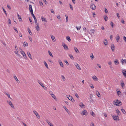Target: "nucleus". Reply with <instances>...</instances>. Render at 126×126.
<instances>
[{
    "label": "nucleus",
    "mask_w": 126,
    "mask_h": 126,
    "mask_svg": "<svg viewBox=\"0 0 126 126\" xmlns=\"http://www.w3.org/2000/svg\"><path fill=\"white\" fill-rule=\"evenodd\" d=\"M113 102H114V104L117 106H119L121 105V102L118 100H116V101H114Z\"/></svg>",
    "instance_id": "nucleus-1"
},
{
    "label": "nucleus",
    "mask_w": 126,
    "mask_h": 126,
    "mask_svg": "<svg viewBox=\"0 0 126 126\" xmlns=\"http://www.w3.org/2000/svg\"><path fill=\"white\" fill-rule=\"evenodd\" d=\"M19 49H20V52L23 55L24 58L25 59H27L26 55L25 54V52L23 51L22 50L21 48H20Z\"/></svg>",
    "instance_id": "nucleus-2"
},
{
    "label": "nucleus",
    "mask_w": 126,
    "mask_h": 126,
    "mask_svg": "<svg viewBox=\"0 0 126 126\" xmlns=\"http://www.w3.org/2000/svg\"><path fill=\"white\" fill-rule=\"evenodd\" d=\"M38 82L39 84L42 86V87L45 90H47V88L42 83V82H40V81L38 80Z\"/></svg>",
    "instance_id": "nucleus-3"
},
{
    "label": "nucleus",
    "mask_w": 126,
    "mask_h": 126,
    "mask_svg": "<svg viewBox=\"0 0 126 126\" xmlns=\"http://www.w3.org/2000/svg\"><path fill=\"white\" fill-rule=\"evenodd\" d=\"M112 117H113V119L115 121H117V120L118 119V120H119V117H118V115H117V116H116L115 115H111Z\"/></svg>",
    "instance_id": "nucleus-4"
},
{
    "label": "nucleus",
    "mask_w": 126,
    "mask_h": 126,
    "mask_svg": "<svg viewBox=\"0 0 126 126\" xmlns=\"http://www.w3.org/2000/svg\"><path fill=\"white\" fill-rule=\"evenodd\" d=\"M33 112L34 114L36 115L37 118L39 119H40V116L38 114L37 112L33 110Z\"/></svg>",
    "instance_id": "nucleus-5"
},
{
    "label": "nucleus",
    "mask_w": 126,
    "mask_h": 126,
    "mask_svg": "<svg viewBox=\"0 0 126 126\" xmlns=\"http://www.w3.org/2000/svg\"><path fill=\"white\" fill-rule=\"evenodd\" d=\"M67 97L69 100H71L73 102H74L75 100L72 96L69 95L68 96H67Z\"/></svg>",
    "instance_id": "nucleus-6"
},
{
    "label": "nucleus",
    "mask_w": 126,
    "mask_h": 126,
    "mask_svg": "<svg viewBox=\"0 0 126 126\" xmlns=\"http://www.w3.org/2000/svg\"><path fill=\"white\" fill-rule=\"evenodd\" d=\"M29 8L30 11V12H31V14L33 13V11L32 8V6L31 5H29Z\"/></svg>",
    "instance_id": "nucleus-7"
},
{
    "label": "nucleus",
    "mask_w": 126,
    "mask_h": 126,
    "mask_svg": "<svg viewBox=\"0 0 126 126\" xmlns=\"http://www.w3.org/2000/svg\"><path fill=\"white\" fill-rule=\"evenodd\" d=\"M31 14L34 19V20L35 23H36L37 22V20L36 17L34 15L33 13L32 14Z\"/></svg>",
    "instance_id": "nucleus-8"
},
{
    "label": "nucleus",
    "mask_w": 126,
    "mask_h": 126,
    "mask_svg": "<svg viewBox=\"0 0 126 126\" xmlns=\"http://www.w3.org/2000/svg\"><path fill=\"white\" fill-rule=\"evenodd\" d=\"M90 8L93 10H94L96 8L94 4H92L90 6Z\"/></svg>",
    "instance_id": "nucleus-9"
},
{
    "label": "nucleus",
    "mask_w": 126,
    "mask_h": 126,
    "mask_svg": "<svg viewBox=\"0 0 126 126\" xmlns=\"http://www.w3.org/2000/svg\"><path fill=\"white\" fill-rule=\"evenodd\" d=\"M7 102L11 106V107L13 108H14V107L13 104L10 101H7Z\"/></svg>",
    "instance_id": "nucleus-10"
},
{
    "label": "nucleus",
    "mask_w": 126,
    "mask_h": 126,
    "mask_svg": "<svg viewBox=\"0 0 126 126\" xmlns=\"http://www.w3.org/2000/svg\"><path fill=\"white\" fill-rule=\"evenodd\" d=\"M75 64L76 65V67L79 70H80L81 69L80 66L79 65V64H78L77 63H75Z\"/></svg>",
    "instance_id": "nucleus-11"
},
{
    "label": "nucleus",
    "mask_w": 126,
    "mask_h": 126,
    "mask_svg": "<svg viewBox=\"0 0 126 126\" xmlns=\"http://www.w3.org/2000/svg\"><path fill=\"white\" fill-rule=\"evenodd\" d=\"M111 47L112 51H114L115 50V47L114 44H111Z\"/></svg>",
    "instance_id": "nucleus-12"
},
{
    "label": "nucleus",
    "mask_w": 126,
    "mask_h": 126,
    "mask_svg": "<svg viewBox=\"0 0 126 126\" xmlns=\"http://www.w3.org/2000/svg\"><path fill=\"white\" fill-rule=\"evenodd\" d=\"M81 114H82L83 115H87L88 114V112H87L86 110H84L82 111V112L81 113Z\"/></svg>",
    "instance_id": "nucleus-13"
},
{
    "label": "nucleus",
    "mask_w": 126,
    "mask_h": 126,
    "mask_svg": "<svg viewBox=\"0 0 126 126\" xmlns=\"http://www.w3.org/2000/svg\"><path fill=\"white\" fill-rule=\"evenodd\" d=\"M79 106H80V107H81L82 108H85L84 105L83 104V103L82 102L80 103L79 104Z\"/></svg>",
    "instance_id": "nucleus-14"
},
{
    "label": "nucleus",
    "mask_w": 126,
    "mask_h": 126,
    "mask_svg": "<svg viewBox=\"0 0 126 126\" xmlns=\"http://www.w3.org/2000/svg\"><path fill=\"white\" fill-rule=\"evenodd\" d=\"M122 72L124 76L126 78V71L122 70Z\"/></svg>",
    "instance_id": "nucleus-15"
},
{
    "label": "nucleus",
    "mask_w": 126,
    "mask_h": 126,
    "mask_svg": "<svg viewBox=\"0 0 126 126\" xmlns=\"http://www.w3.org/2000/svg\"><path fill=\"white\" fill-rule=\"evenodd\" d=\"M116 111L118 115H121V113L118 109H116Z\"/></svg>",
    "instance_id": "nucleus-16"
},
{
    "label": "nucleus",
    "mask_w": 126,
    "mask_h": 126,
    "mask_svg": "<svg viewBox=\"0 0 126 126\" xmlns=\"http://www.w3.org/2000/svg\"><path fill=\"white\" fill-rule=\"evenodd\" d=\"M58 62L59 63L61 66L62 67H63V64L60 60H59Z\"/></svg>",
    "instance_id": "nucleus-17"
},
{
    "label": "nucleus",
    "mask_w": 126,
    "mask_h": 126,
    "mask_svg": "<svg viewBox=\"0 0 126 126\" xmlns=\"http://www.w3.org/2000/svg\"><path fill=\"white\" fill-rule=\"evenodd\" d=\"M74 49L76 53H79V51L77 48L76 47H74Z\"/></svg>",
    "instance_id": "nucleus-18"
},
{
    "label": "nucleus",
    "mask_w": 126,
    "mask_h": 126,
    "mask_svg": "<svg viewBox=\"0 0 126 126\" xmlns=\"http://www.w3.org/2000/svg\"><path fill=\"white\" fill-rule=\"evenodd\" d=\"M63 46L65 49H68V47L65 44L63 45Z\"/></svg>",
    "instance_id": "nucleus-19"
},
{
    "label": "nucleus",
    "mask_w": 126,
    "mask_h": 126,
    "mask_svg": "<svg viewBox=\"0 0 126 126\" xmlns=\"http://www.w3.org/2000/svg\"><path fill=\"white\" fill-rule=\"evenodd\" d=\"M27 55H28L29 57L32 60V59L31 57V54L30 52L29 51L27 52Z\"/></svg>",
    "instance_id": "nucleus-20"
},
{
    "label": "nucleus",
    "mask_w": 126,
    "mask_h": 126,
    "mask_svg": "<svg viewBox=\"0 0 126 126\" xmlns=\"http://www.w3.org/2000/svg\"><path fill=\"white\" fill-rule=\"evenodd\" d=\"M92 78L94 80L97 81L98 79L95 76H94L92 77Z\"/></svg>",
    "instance_id": "nucleus-21"
},
{
    "label": "nucleus",
    "mask_w": 126,
    "mask_h": 126,
    "mask_svg": "<svg viewBox=\"0 0 126 126\" xmlns=\"http://www.w3.org/2000/svg\"><path fill=\"white\" fill-rule=\"evenodd\" d=\"M36 29L38 31H39V25L38 24H36V26H35Z\"/></svg>",
    "instance_id": "nucleus-22"
},
{
    "label": "nucleus",
    "mask_w": 126,
    "mask_h": 126,
    "mask_svg": "<svg viewBox=\"0 0 126 126\" xmlns=\"http://www.w3.org/2000/svg\"><path fill=\"white\" fill-rule=\"evenodd\" d=\"M116 91L117 92V94L119 96V95L121 94V92L119 90H119H118V89L116 90Z\"/></svg>",
    "instance_id": "nucleus-23"
},
{
    "label": "nucleus",
    "mask_w": 126,
    "mask_h": 126,
    "mask_svg": "<svg viewBox=\"0 0 126 126\" xmlns=\"http://www.w3.org/2000/svg\"><path fill=\"white\" fill-rule=\"evenodd\" d=\"M23 45L24 47H25L26 46H28V43L26 42H24V43H23Z\"/></svg>",
    "instance_id": "nucleus-24"
},
{
    "label": "nucleus",
    "mask_w": 126,
    "mask_h": 126,
    "mask_svg": "<svg viewBox=\"0 0 126 126\" xmlns=\"http://www.w3.org/2000/svg\"><path fill=\"white\" fill-rule=\"evenodd\" d=\"M96 93L97 95L99 97L100 96V94L98 91H96Z\"/></svg>",
    "instance_id": "nucleus-25"
},
{
    "label": "nucleus",
    "mask_w": 126,
    "mask_h": 126,
    "mask_svg": "<svg viewBox=\"0 0 126 126\" xmlns=\"http://www.w3.org/2000/svg\"><path fill=\"white\" fill-rule=\"evenodd\" d=\"M51 38L53 42H55L56 41V39L55 37L53 35L51 36Z\"/></svg>",
    "instance_id": "nucleus-26"
},
{
    "label": "nucleus",
    "mask_w": 126,
    "mask_h": 126,
    "mask_svg": "<svg viewBox=\"0 0 126 126\" xmlns=\"http://www.w3.org/2000/svg\"><path fill=\"white\" fill-rule=\"evenodd\" d=\"M41 18L42 21H44L45 22H47V19L46 18L43 17V16H41Z\"/></svg>",
    "instance_id": "nucleus-27"
},
{
    "label": "nucleus",
    "mask_w": 126,
    "mask_h": 126,
    "mask_svg": "<svg viewBox=\"0 0 126 126\" xmlns=\"http://www.w3.org/2000/svg\"><path fill=\"white\" fill-rule=\"evenodd\" d=\"M66 38L67 40L69 42L71 41V39L69 36H67L66 37Z\"/></svg>",
    "instance_id": "nucleus-28"
},
{
    "label": "nucleus",
    "mask_w": 126,
    "mask_h": 126,
    "mask_svg": "<svg viewBox=\"0 0 126 126\" xmlns=\"http://www.w3.org/2000/svg\"><path fill=\"white\" fill-rule=\"evenodd\" d=\"M68 55L69 56V57H70V58L71 59L73 60H74V58L72 55L70 54H68Z\"/></svg>",
    "instance_id": "nucleus-29"
},
{
    "label": "nucleus",
    "mask_w": 126,
    "mask_h": 126,
    "mask_svg": "<svg viewBox=\"0 0 126 126\" xmlns=\"http://www.w3.org/2000/svg\"><path fill=\"white\" fill-rule=\"evenodd\" d=\"M28 32H29V33L31 35H32V32L31 31V30H30L29 28L28 29Z\"/></svg>",
    "instance_id": "nucleus-30"
},
{
    "label": "nucleus",
    "mask_w": 126,
    "mask_h": 126,
    "mask_svg": "<svg viewBox=\"0 0 126 126\" xmlns=\"http://www.w3.org/2000/svg\"><path fill=\"white\" fill-rule=\"evenodd\" d=\"M4 94H6L9 98H10L11 99H12V98L10 97V95L8 93H7L6 92H5L4 93Z\"/></svg>",
    "instance_id": "nucleus-31"
},
{
    "label": "nucleus",
    "mask_w": 126,
    "mask_h": 126,
    "mask_svg": "<svg viewBox=\"0 0 126 126\" xmlns=\"http://www.w3.org/2000/svg\"><path fill=\"white\" fill-rule=\"evenodd\" d=\"M119 39H120L119 35V34H117V37L116 38V40L117 42L118 41Z\"/></svg>",
    "instance_id": "nucleus-32"
},
{
    "label": "nucleus",
    "mask_w": 126,
    "mask_h": 126,
    "mask_svg": "<svg viewBox=\"0 0 126 126\" xmlns=\"http://www.w3.org/2000/svg\"><path fill=\"white\" fill-rule=\"evenodd\" d=\"M121 86L122 87H123V86L124 84V83L123 82V80H121Z\"/></svg>",
    "instance_id": "nucleus-33"
},
{
    "label": "nucleus",
    "mask_w": 126,
    "mask_h": 126,
    "mask_svg": "<svg viewBox=\"0 0 126 126\" xmlns=\"http://www.w3.org/2000/svg\"><path fill=\"white\" fill-rule=\"evenodd\" d=\"M90 114L92 116H93L94 117H95V114L93 111H92V112H91V113H90Z\"/></svg>",
    "instance_id": "nucleus-34"
},
{
    "label": "nucleus",
    "mask_w": 126,
    "mask_h": 126,
    "mask_svg": "<svg viewBox=\"0 0 126 126\" xmlns=\"http://www.w3.org/2000/svg\"><path fill=\"white\" fill-rule=\"evenodd\" d=\"M106 18L108 19V17L106 15H105L104 16V19L106 21H107Z\"/></svg>",
    "instance_id": "nucleus-35"
},
{
    "label": "nucleus",
    "mask_w": 126,
    "mask_h": 126,
    "mask_svg": "<svg viewBox=\"0 0 126 126\" xmlns=\"http://www.w3.org/2000/svg\"><path fill=\"white\" fill-rule=\"evenodd\" d=\"M44 64L46 67L48 68V65L47 64V63L45 61H44Z\"/></svg>",
    "instance_id": "nucleus-36"
},
{
    "label": "nucleus",
    "mask_w": 126,
    "mask_h": 126,
    "mask_svg": "<svg viewBox=\"0 0 126 126\" xmlns=\"http://www.w3.org/2000/svg\"><path fill=\"white\" fill-rule=\"evenodd\" d=\"M114 63L115 64L117 65L119 64V62L117 60H116L114 61Z\"/></svg>",
    "instance_id": "nucleus-37"
},
{
    "label": "nucleus",
    "mask_w": 126,
    "mask_h": 126,
    "mask_svg": "<svg viewBox=\"0 0 126 126\" xmlns=\"http://www.w3.org/2000/svg\"><path fill=\"white\" fill-rule=\"evenodd\" d=\"M63 108L67 112H68L69 111L67 109V108H66V107L65 106H63Z\"/></svg>",
    "instance_id": "nucleus-38"
},
{
    "label": "nucleus",
    "mask_w": 126,
    "mask_h": 126,
    "mask_svg": "<svg viewBox=\"0 0 126 126\" xmlns=\"http://www.w3.org/2000/svg\"><path fill=\"white\" fill-rule=\"evenodd\" d=\"M61 77L62 78V79L64 81H65V80L66 79L65 77H64V76L63 75L61 76Z\"/></svg>",
    "instance_id": "nucleus-39"
},
{
    "label": "nucleus",
    "mask_w": 126,
    "mask_h": 126,
    "mask_svg": "<svg viewBox=\"0 0 126 126\" xmlns=\"http://www.w3.org/2000/svg\"><path fill=\"white\" fill-rule=\"evenodd\" d=\"M105 41H106V42H104V44L105 45H108V42L107 41V40H106V39H105Z\"/></svg>",
    "instance_id": "nucleus-40"
},
{
    "label": "nucleus",
    "mask_w": 126,
    "mask_h": 126,
    "mask_svg": "<svg viewBox=\"0 0 126 126\" xmlns=\"http://www.w3.org/2000/svg\"><path fill=\"white\" fill-rule=\"evenodd\" d=\"M121 111L122 112H123V113L125 114H126V112L125 110L123 109H121Z\"/></svg>",
    "instance_id": "nucleus-41"
},
{
    "label": "nucleus",
    "mask_w": 126,
    "mask_h": 126,
    "mask_svg": "<svg viewBox=\"0 0 126 126\" xmlns=\"http://www.w3.org/2000/svg\"><path fill=\"white\" fill-rule=\"evenodd\" d=\"M51 95L52 97L54 99H55L56 98V96L53 94H51Z\"/></svg>",
    "instance_id": "nucleus-42"
},
{
    "label": "nucleus",
    "mask_w": 126,
    "mask_h": 126,
    "mask_svg": "<svg viewBox=\"0 0 126 126\" xmlns=\"http://www.w3.org/2000/svg\"><path fill=\"white\" fill-rule=\"evenodd\" d=\"M48 53H49V54L51 56V57H53V56L51 53V52L49 51V50L48 51Z\"/></svg>",
    "instance_id": "nucleus-43"
},
{
    "label": "nucleus",
    "mask_w": 126,
    "mask_h": 126,
    "mask_svg": "<svg viewBox=\"0 0 126 126\" xmlns=\"http://www.w3.org/2000/svg\"><path fill=\"white\" fill-rule=\"evenodd\" d=\"M2 8L3 9V10L5 14L6 15V16H7V13H6V11H5V9L4 8L2 7Z\"/></svg>",
    "instance_id": "nucleus-44"
},
{
    "label": "nucleus",
    "mask_w": 126,
    "mask_h": 126,
    "mask_svg": "<svg viewBox=\"0 0 126 126\" xmlns=\"http://www.w3.org/2000/svg\"><path fill=\"white\" fill-rule=\"evenodd\" d=\"M75 96L77 98H79V97L77 93H75Z\"/></svg>",
    "instance_id": "nucleus-45"
},
{
    "label": "nucleus",
    "mask_w": 126,
    "mask_h": 126,
    "mask_svg": "<svg viewBox=\"0 0 126 126\" xmlns=\"http://www.w3.org/2000/svg\"><path fill=\"white\" fill-rule=\"evenodd\" d=\"M46 121L50 126L52 124L50 122H49L48 120H47Z\"/></svg>",
    "instance_id": "nucleus-46"
},
{
    "label": "nucleus",
    "mask_w": 126,
    "mask_h": 126,
    "mask_svg": "<svg viewBox=\"0 0 126 126\" xmlns=\"http://www.w3.org/2000/svg\"><path fill=\"white\" fill-rule=\"evenodd\" d=\"M124 62L125 63H126V60L125 59H124L123 60L122 59V63H124Z\"/></svg>",
    "instance_id": "nucleus-47"
},
{
    "label": "nucleus",
    "mask_w": 126,
    "mask_h": 126,
    "mask_svg": "<svg viewBox=\"0 0 126 126\" xmlns=\"http://www.w3.org/2000/svg\"><path fill=\"white\" fill-rule=\"evenodd\" d=\"M8 22L9 24H11V21L10 19L9 18L8 19Z\"/></svg>",
    "instance_id": "nucleus-48"
},
{
    "label": "nucleus",
    "mask_w": 126,
    "mask_h": 126,
    "mask_svg": "<svg viewBox=\"0 0 126 126\" xmlns=\"http://www.w3.org/2000/svg\"><path fill=\"white\" fill-rule=\"evenodd\" d=\"M39 3H40V5L41 6H43V4L42 1H39Z\"/></svg>",
    "instance_id": "nucleus-49"
},
{
    "label": "nucleus",
    "mask_w": 126,
    "mask_h": 126,
    "mask_svg": "<svg viewBox=\"0 0 126 126\" xmlns=\"http://www.w3.org/2000/svg\"><path fill=\"white\" fill-rule=\"evenodd\" d=\"M69 5L70 6V8L72 10H73V8L72 5L71 4H69Z\"/></svg>",
    "instance_id": "nucleus-50"
},
{
    "label": "nucleus",
    "mask_w": 126,
    "mask_h": 126,
    "mask_svg": "<svg viewBox=\"0 0 126 126\" xmlns=\"http://www.w3.org/2000/svg\"><path fill=\"white\" fill-rule=\"evenodd\" d=\"M14 78L15 79L16 81H18V79H17V78L16 76H14Z\"/></svg>",
    "instance_id": "nucleus-51"
},
{
    "label": "nucleus",
    "mask_w": 126,
    "mask_h": 126,
    "mask_svg": "<svg viewBox=\"0 0 126 126\" xmlns=\"http://www.w3.org/2000/svg\"><path fill=\"white\" fill-rule=\"evenodd\" d=\"M76 28L77 29V30H80V29L81 28V26H79L78 27L76 26Z\"/></svg>",
    "instance_id": "nucleus-52"
},
{
    "label": "nucleus",
    "mask_w": 126,
    "mask_h": 126,
    "mask_svg": "<svg viewBox=\"0 0 126 126\" xmlns=\"http://www.w3.org/2000/svg\"><path fill=\"white\" fill-rule=\"evenodd\" d=\"M13 28L14 30L17 33H18V31L17 30V28L15 27H14Z\"/></svg>",
    "instance_id": "nucleus-53"
},
{
    "label": "nucleus",
    "mask_w": 126,
    "mask_h": 126,
    "mask_svg": "<svg viewBox=\"0 0 126 126\" xmlns=\"http://www.w3.org/2000/svg\"><path fill=\"white\" fill-rule=\"evenodd\" d=\"M28 37L30 41L32 42V38L30 36H29Z\"/></svg>",
    "instance_id": "nucleus-54"
},
{
    "label": "nucleus",
    "mask_w": 126,
    "mask_h": 126,
    "mask_svg": "<svg viewBox=\"0 0 126 126\" xmlns=\"http://www.w3.org/2000/svg\"><path fill=\"white\" fill-rule=\"evenodd\" d=\"M90 86L92 88H94V87L92 84H91L90 85Z\"/></svg>",
    "instance_id": "nucleus-55"
},
{
    "label": "nucleus",
    "mask_w": 126,
    "mask_h": 126,
    "mask_svg": "<svg viewBox=\"0 0 126 126\" xmlns=\"http://www.w3.org/2000/svg\"><path fill=\"white\" fill-rule=\"evenodd\" d=\"M90 31L92 33H93L94 32V29H91L90 30Z\"/></svg>",
    "instance_id": "nucleus-56"
},
{
    "label": "nucleus",
    "mask_w": 126,
    "mask_h": 126,
    "mask_svg": "<svg viewBox=\"0 0 126 126\" xmlns=\"http://www.w3.org/2000/svg\"><path fill=\"white\" fill-rule=\"evenodd\" d=\"M57 18L58 19H60V18H61L60 16V15H59L58 16H57Z\"/></svg>",
    "instance_id": "nucleus-57"
},
{
    "label": "nucleus",
    "mask_w": 126,
    "mask_h": 126,
    "mask_svg": "<svg viewBox=\"0 0 126 126\" xmlns=\"http://www.w3.org/2000/svg\"><path fill=\"white\" fill-rule=\"evenodd\" d=\"M7 6L8 8L10 10H11V8L10 6H9L8 4H7Z\"/></svg>",
    "instance_id": "nucleus-58"
},
{
    "label": "nucleus",
    "mask_w": 126,
    "mask_h": 126,
    "mask_svg": "<svg viewBox=\"0 0 126 126\" xmlns=\"http://www.w3.org/2000/svg\"><path fill=\"white\" fill-rule=\"evenodd\" d=\"M113 24H114L113 23V22L112 21H111L110 22V25L111 26L112 28L113 26Z\"/></svg>",
    "instance_id": "nucleus-59"
},
{
    "label": "nucleus",
    "mask_w": 126,
    "mask_h": 126,
    "mask_svg": "<svg viewBox=\"0 0 126 126\" xmlns=\"http://www.w3.org/2000/svg\"><path fill=\"white\" fill-rule=\"evenodd\" d=\"M29 21H30V22H31V23L32 24V21L31 19L29 17Z\"/></svg>",
    "instance_id": "nucleus-60"
},
{
    "label": "nucleus",
    "mask_w": 126,
    "mask_h": 126,
    "mask_svg": "<svg viewBox=\"0 0 126 126\" xmlns=\"http://www.w3.org/2000/svg\"><path fill=\"white\" fill-rule=\"evenodd\" d=\"M19 20V21H20V22H21L22 21V19L21 18V17H20V18H19L18 19Z\"/></svg>",
    "instance_id": "nucleus-61"
},
{
    "label": "nucleus",
    "mask_w": 126,
    "mask_h": 126,
    "mask_svg": "<svg viewBox=\"0 0 126 126\" xmlns=\"http://www.w3.org/2000/svg\"><path fill=\"white\" fill-rule=\"evenodd\" d=\"M51 12L53 14H54V12L53 10L52 9H51Z\"/></svg>",
    "instance_id": "nucleus-62"
},
{
    "label": "nucleus",
    "mask_w": 126,
    "mask_h": 126,
    "mask_svg": "<svg viewBox=\"0 0 126 126\" xmlns=\"http://www.w3.org/2000/svg\"><path fill=\"white\" fill-rule=\"evenodd\" d=\"M43 1L46 4H47V2L46 0H43Z\"/></svg>",
    "instance_id": "nucleus-63"
},
{
    "label": "nucleus",
    "mask_w": 126,
    "mask_h": 126,
    "mask_svg": "<svg viewBox=\"0 0 126 126\" xmlns=\"http://www.w3.org/2000/svg\"><path fill=\"white\" fill-rule=\"evenodd\" d=\"M123 39L126 42V37H125V36H124L123 37Z\"/></svg>",
    "instance_id": "nucleus-64"
}]
</instances>
